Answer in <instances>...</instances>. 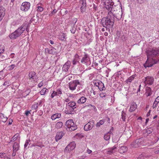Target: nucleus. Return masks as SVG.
Here are the masks:
<instances>
[{
    "instance_id": "nucleus-20",
    "label": "nucleus",
    "mask_w": 159,
    "mask_h": 159,
    "mask_svg": "<svg viewBox=\"0 0 159 159\" xmlns=\"http://www.w3.org/2000/svg\"><path fill=\"white\" fill-rule=\"evenodd\" d=\"M27 25L26 24H23L20 27L17 29H19V31L21 34L26 30L27 31Z\"/></svg>"
},
{
    "instance_id": "nucleus-37",
    "label": "nucleus",
    "mask_w": 159,
    "mask_h": 159,
    "mask_svg": "<svg viewBox=\"0 0 159 159\" xmlns=\"http://www.w3.org/2000/svg\"><path fill=\"white\" fill-rule=\"evenodd\" d=\"M104 120H101L99 122L97 123L96 124V126L97 127H100L101 125H102L104 123Z\"/></svg>"
},
{
    "instance_id": "nucleus-15",
    "label": "nucleus",
    "mask_w": 159,
    "mask_h": 159,
    "mask_svg": "<svg viewBox=\"0 0 159 159\" xmlns=\"http://www.w3.org/2000/svg\"><path fill=\"white\" fill-rule=\"evenodd\" d=\"M71 64V62L70 61H67L63 65L62 67L63 70L65 72H67Z\"/></svg>"
},
{
    "instance_id": "nucleus-47",
    "label": "nucleus",
    "mask_w": 159,
    "mask_h": 159,
    "mask_svg": "<svg viewBox=\"0 0 159 159\" xmlns=\"http://www.w3.org/2000/svg\"><path fill=\"white\" fill-rule=\"evenodd\" d=\"M86 5H81L80 8L81 11L83 12H84L86 8Z\"/></svg>"
},
{
    "instance_id": "nucleus-24",
    "label": "nucleus",
    "mask_w": 159,
    "mask_h": 159,
    "mask_svg": "<svg viewBox=\"0 0 159 159\" xmlns=\"http://www.w3.org/2000/svg\"><path fill=\"white\" fill-rule=\"evenodd\" d=\"M87 100V98L84 96H82L77 101L78 104H83Z\"/></svg>"
},
{
    "instance_id": "nucleus-21",
    "label": "nucleus",
    "mask_w": 159,
    "mask_h": 159,
    "mask_svg": "<svg viewBox=\"0 0 159 159\" xmlns=\"http://www.w3.org/2000/svg\"><path fill=\"white\" fill-rule=\"evenodd\" d=\"M152 92L151 89L150 87L147 86L146 87L145 94H146L147 97L150 96L152 94Z\"/></svg>"
},
{
    "instance_id": "nucleus-11",
    "label": "nucleus",
    "mask_w": 159,
    "mask_h": 159,
    "mask_svg": "<svg viewBox=\"0 0 159 159\" xmlns=\"http://www.w3.org/2000/svg\"><path fill=\"white\" fill-rule=\"evenodd\" d=\"M145 79L144 82L146 85H152L153 83L154 79L152 77L147 76L145 78Z\"/></svg>"
},
{
    "instance_id": "nucleus-6",
    "label": "nucleus",
    "mask_w": 159,
    "mask_h": 159,
    "mask_svg": "<svg viewBox=\"0 0 159 159\" xmlns=\"http://www.w3.org/2000/svg\"><path fill=\"white\" fill-rule=\"evenodd\" d=\"M141 145H144L143 139L140 138L133 141L131 143V146L133 147L137 148Z\"/></svg>"
},
{
    "instance_id": "nucleus-39",
    "label": "nucleus",
    "mask_w": 159,
    "mask_h": 159,
    "mask_svg": "<svg viewBox=\"0 0 159 159\" xmlns=\"http://www.w3.org/2000/svg\"><path fill=\"white\" fill-rule=\"evenodd\" d=\"M35 145L37 146L40 147L41 148H42L44 146L42 143L39 141H37L35 143Z\"/></svg>"
},
{
    "instance_id": "nucleus-55",
    "label": "nucleus",
    "mask_w": 159,
    "mask_h": 159,
    "mask_svg": "<svg viewBox=\"0 0 159 159\" xmlns=\"http://www.w3.org/2000/svg\"><path fill=\"white\" fill-rule=\"evenodd\" d=\"M114 152L111 149H110V150L107 151V154L109 155H111Z\"/></svg>"
},
{
    "instance_id": "nucleus-51",
    "label": "nucleus",
    "mask_w": 159,
    "mask_h": 159,
    "mask_svg": "<svg viewBox=\"0 0 159 159\" xmlns=\"http://www.w3.org/2000/svg\"><path fill=\"white\" fill-rule=\"evenodd\" d=\"M76 30V29L74 27H72L71 29L70 30V31L71 33L72 34H74Z\"/></svg>"
},
{
    "instance_id": "nucleus-32",
    "label": "nucleus",
    "mask_w": 159,
    "mask_h": 159,
    "mask_svg": "<svg viewBox=\"0 0 159 159\" xmlns=\"http://www.w3.org/2000/svg\"><path fill=\"white\" fill-rule=\"evenodd\" d=\"M56 49L55 48L53 47H51L50 49V54H56Z\"/></svg>"
},
{
    "instance_id": "nucleus-10",
    "label": "nucleus",
    "mask_w": 159,
    "mask_h": 159,
    "mask_svg": "<svg viewBox=\"0 0 159 159\" xmlns=\"http://www.w3.org/2000/svg\"><path fill=\"white\" fill-rule=\"evenodd\" d=\"M75 146L76 144L75 142H72L66 147L65 149V152H70L75 148Z\"/></svg>"
},
{
    "instance_id": "nucleus-7",
    "label": "nucleus",
    "mask_w": 159,
    "mask_h": 159,
    "mask_svg": "<svg viewBox=\"0 0 159 159\" xmlns=\"http://www.w3.org/2000/svg\"><path fill=\"white\" fill-rule=\"evenodd\" d=\"M93 83L94 85L98 87L100 91L105 90L106 88L105 87L104 84L99 80H96L93 81Z\"/></svg>"
},
{
    "instance_id": "nucleus-46",
    "label": "nucleus",
    "mask_w": 159,
    "mask_h": 159,
    "mask_svg": "<svg viewBox=\"0 0 159 159\" xmlns=\"http://www.w3.org/2000/svg\"><path fill=\"white\" fill-rule=\"evenodd\" d=\"M91 94H92V96H94V97H96L95 95L96 94V92L94 91L92 88L90 90Z\"/></svg>"
},
{
    "instance_id": "nucleus-57",
    "label": "nucleus",
    "mask_w": 159,
    "mask_h": 159,
    "mask_svg": "<svg viewBox=\"0 0 159 159\" xmlns=\"http://www.w3.org/2000/svg\"><path fill=\"white\" fill-rule=\"evenodd\" d=\"M6 156L5 154L3 153H0V157L1 158H4Z\"/></svg>"
},
{
    "instance_id": "nucleus-64",
    "label": "nucleus",
    "mask_w": 159,
    "mask_h": 159,
    "mask_svg": "<svg viewBox=\"0 0 159 159\" xmlns=\"http://www.w3.org/2000/svg\"><path fill=\"white\" fill-rule=\"evenodd\" d=\"M75 136L76 137H78L81 138V136H82L81 135V134H80L79 133H78V134H75Z\"/></svg>"
},
{
    "instance_id": "nucleus-34",
    "label": "nucleus",
    "mask_w": 159,
    "mask_h": 159,
    "mask_svg": "<svg viewBox=\"0 0 159 159\" xmlns=\"http://www.w3.org/2000/svg\"><path fill=\"white\" fill-rule=\"evenodd\" d=\"M135 76L134 75H133L129 78L126 80L127 83H131L132 81L134 79Z\"/></svg>"
},
{
    "instance_id": "nucleus-5",
    "label": "nucleus",
    "mask_w": 159,
    "mask_h": 159,
    "mask_svg": "<svg viewBox=\"0 0 159 159\" xmlns=\"http://www.w3.org/2000/svg\"><path fill=\"white\" fill-rule=\"evenodd\" d=\"M66 125L70 131H74L77 129V126L75 124L72 119L67 120L66 123Z\"/></svg>"
},
{
    "instance_id": "nucleus-42",
    "label": "nucleus",
    "mask_w": 159,
    "mask_h": 159,
    "mask_svg": "<svg viewBox=\"0 0 159 159\" xmlns=\"http://www.w3.org/2000/svg\"><path fill=\"white\" fill-rule=\"evenodd\" d=\"M47 90H48V89H46L45 88H43L40 92V93L41 95H44L46 91Z\"/></svg>"
},
{
    "instance_id": "nucleus-41",
    "label": "nucleus",
    "mask_w": 159,
    "mask_h": 159,
    "mask_svg": "<svg viewBox=\"0 0 159 159\" xmlns=\"http://www.w3.org/2000/svg\"><path fill=\"white\" fill-rule=\"evenodd\" d=\"M153 129L150 127L147 129L146 130V132L148 134H151L152 132H153Z\"/></svg>"
},
{
    "instance_id": "nucleus-14",
    "label": "nucleus",
    "mask_w": 159,
    "mask_h": 159,
    "mask_svg": "<svg viewBox=\"0 0 159 159\" xmlns=\"http://www.w3.org/2000/svg\"><path fill=\"white\" fill-rule=\"evenodd\" d=\"M28 76L30 79H31L34 81H35L38 78L36 73L34 71L30 72L28 75Z\"/></svg>"
},
{
    "instance_id": "nucleus-40",
    "label": "nucleus",
    "mask_w": 159,
    "mask_h": 159,
    "mask_svg": "<svg viewBox=\"0 0 159 159\" xmlns=\"http://www.w3.org/2000/svg\"><path fill=\"white\" fill-rule=\"evenodd\" d=\"M126 114L124 111H123L121 113V118L123 121H125Z\"/></svg>"
},
{
    "instance_id": "nucleus-30",
    "label": "nucleus",
    "mask_w": 159,
    "mask_h": 159,
    "mask_svg": "<svg viewBox=\"0 0 159 159\" xmlns=\"http://www.w3.org/2000/svg\"><path fill=\"white\" fill-rule=\"evenodd\" d=\"M74 110H71V109H68L67 107L66 108V109L65 110V113L66 114H73V112Z\"/></svg>"
},
{
    "instance_id": "nucleus-25",
    "label": "nucleus",
    "mask_w": 159,
    "mask_h": 159,
    "mask_svg": "<svg viewBox=\"0 0 159 159\" xmlns=\"http://www.w3.org/2000/svg\"><path fill=\"white\" fill-rule=\"evenodd\" d=\"M80 58L79 56L77 54L75 56V58L73 61V64L74 65L76 64L77 62H78L80 61Z\"/></svg>"
},
{
    "instance_id": "nucleus-13",
    "label": "nucleus",
    "mask_w": 159,
    "mask_h": 159,
    "mask_svg": "<svg viewBox=\"0 0 159 159\" xmlns=\"http://www.w3.org/2000/svg\"><path fill=\"white\" fill-rule=\"evenodd\" d=\"M122 11H118L117 13H114L112 15V16H111V18L113 17L115 20V17L118 20H120L122 16Z\"/></svg>"
},
{
    "instance_id": "nucleus-1",
    "label": "nucleus",
    "mask_w": 159,
    "mask_h": 159,
    "mask_svg": "<svg viewBox=\"0 0 159 159\" xmlns=\"http://www.w3.org/2000/svg\"><path fill=\"white\" fill-rule=\"evenodd\" d=\"M115 20L113 17L110 16L108 15L107 17H103L100 23L102 26L106 29H109L112 28L114 24Z\"/></svg>"
},
{
    "instance_id": "nucleus-33",
    "label": "nucleus",
    "mask_w": 159,
    "mask_h": 159,
    "mask_svg": "<svg viewBox=\"0 0 159 159\" xmlns=\"http://www.w3.org/2000/svg\"><path fill=\"white\" fill-rule=\"evenodd\" d=\"M63 123L62 122H58L56 125V127L57 129L61 128L63 126Z\"/></svg>"
},
{
    "instance_id": "nucleus-62",
    "label": "nucleus",
    "mask_w": 159,
    "mask_h": 159,
    "mask_svg": "<svg viewBox=\"0 0 159 159\" xmlns=\"http://www.w3.org/2000/svg\"><path fill=\"white\" fill-rule=\"evenodd\" d=\"M77 21V19L76 18H74L73 19L72 22H73V23H74V24H75L76 23V22Z\"/></svg>"
},
{
    "instance_id": "nucleus-16",
    "label": "nucleus",
    "mask_w": 159,
    "mask_h": 159,
    "mask_svg": "<svg viewBox=\"0 0 159 159\" xmlns=\"http://www.w3.org/2000/svg\"><path fill=\"white\" fill-rule=\"evenodd\" d=\"M90 60V58L89 55L87 54H85V55L82 57L81 62L82 63H87Z\"/></svg>"
},
{
    "instance_id": "nucleus-44",
    "label": "nucleus",
    "mask_w": 159,
    "mask_h": 159,
    "mask_svg": "<svg viewBox=\"0 0 159 159\" xmlns=\"http://www.w3.org/2000/svg\"><path fill=\"white\" fill-rule=\"evenodd\" d=\"M80 4L81 5H86V0H80Z\"/></svg>"
},
{
    "instance_id": "nucleus-52",
    "label": "nucleus",
    "mask_w": 159,
    "mask_h": 159,
    "mask_svg": "<svg viewBox=\"0 0 159 159\" xmlns=\"http://www.w3.org/2000/svg\"><path fill=\"white\" fill-rule=\"evenodd\" d=\"M50 49L48 48H46L45 49V52L46 53H48L50 54Z\"/></svg>"
},
{
    "instance_id": "nucleus-8",
    "label": "nucleus",
    "mask_w": 159,
    "mask_h": 159,
    "mask_svg": "<svg viewBox=\"0 0 159 159\" xmlns=\"http://www.w3.org/2000/svg\"><path fill=\"white\" fill-rule=\"evenodd\" d=\"M69 87L70 90H74L78 84H80L79 80H75L70 82L69 84Z\"/></svg>"
},
{
    "instance_id": "nucleus-3",
    "label": "nucleus",
    "mask_w": 159,
    "mask_h": 159,
    "mask_svg": "<svg viewBox=\"0 0 159 159\" xmlns=\"http://www.w3.org/2000/svg\"><path fill=\"white\" fill-rule=\"evenodd\" d=\"M104 2L105 7L109 11H111L112 8H114L113 5H114L115 2L116 1L117 2H120L119 0H105Z\"/></svg>"
},
{
    "instance_id": "nucleus-43",
    "label": "nucleus",
    "mask_w": 159,
    "mask_h": 159,
    "mask_svg": "<svg viewBox=\"0 0 159 159\" xmlns=\"http://www.w3.org/2000/svg\"><path fill=\"white\" fill-rule=\"evenodd\" d=\"M147 157L143 154H141L139 156L138 159H147Z\"/></svg>"
},
{
    "instance_id": "nucleus-60",
    "label": "nucleus",
    "mask_w": 159,
    "mask_h": 159,
    "mask_svg": "<svg viewBox=\"0 0 159 159\" xmlns=\"http://www.w3.org/2000/svg\"><path fill=\"white\" fill-rule=\"evenodd\" d=\"M120 39L123 41L125 40V37L123 35L121 36V37H120Z\"/></svg>"
},
{
    "instance_id": "nucleus-26",
    "label": "nucleus",
    "mask_w": 159,
    "mask_h": 159,
    "mask_svg": "<svg viewBox=\"0 0 159 159\" xmlns=\"http://www.w3.org/2000/svg\"><path fill=\"white\" fill-rule=\"evenodd\" d=\"M61 113H57L53 114L51 116V119L52 120H54L57 118H59L61 117Z\"/></svg>"
},
{
    "instance_id": "nucleus-28",
    "label": "nucleus",
    "mask_w": 159,
    "mask_h": 159,
    "mask_svg": "<svg viewBox=\"0 0 159 159\" xmlns=\"http://www.w3.org/2000/svg\"><path fill=\"white\" fill-rule=\"evenodd\" d=\"M19 145L18 143H14L13 145V149L14 151L16 152L19 149Z\"/></svg>"
},
{
    "instance_id": "nucleus-17",
    "label": "nucleus",
    "mask_w": 159,
    "mask_h": 159,
    "mask_svg": "<svg viewBox=\"0 0 159 159\" xmlns=\"http://www.w3.org/2000/svg\"><path fill=\"white\" fill-rule=\"evenodd\" d=\"M6 9L2 6L0 7V21L2 19L5 15Z\"/></svg>"
},
{
    "instance_id": "nucleus-58",
    "label": "nucleus",
    "mask_w": 159,
    "mask_h": 159,
    "mask_svg": "<svg viewBox=\"0 0 159 159\" xmlns=\"http://www.w3.org/2000/svg\"><path fill=\"white\" fill-rule=\"evenodd\" d=\"M85 107H93V108H96L95 107L94 105H93L91 104H89L87 105H86Z\"/></svg>"
},
{
    "instance_id": "nucleus-29",
    "label": "nucleus",
    "mask_w": 159,
    "mask_h": 159,
    "mask_svg": "<svg viewBox=\"0 0 159 159\" xmlns=\"http://www.w3.org/2000/svg\"><path fill=\"white\" fill-rule=\"evenodd\" d=\"M0 118L2 119V121L4 122H6L7 119V117L5 116L4 114L2 113H0Z\"/></svg>"
},
{
    "instance_id": "nucleus-36",
    "label": "nucleus",
    "mask_w": 159,
    "mask_h": 159,
    "mask_svg": "<svg viewBox=\"0 0 159 159\" xmlns=\"http://www.w3.org/2000/svg\"><path fill=\"white\" fill-rule=\"evenodd\" d=\"M153 64L151 63H149L148 61H147L145 64H144V66L145 68H147V67H151L152 66Z\"/></svg>"
},
{
    "instance_id": "nucleus-12",
    "label": "nucleus",
    "mask_w": 159,
    "mask_h": 159,
    "mask_svg": "<svg viewBox=\"0 0 159 159\" xmlns=\"http://www.w3.org/2000/svg\"><path fill=\"white\" fill-rule=\"evenodd\" d=\"M20 33L19 31V29H17L10 34L9 35V37L11 39H16L21 34Z\"/></svg>"
},
{
    "instance_id": "nucleus-48",
    "label": "nucleus",
    "mask_w": 159,
    "mask_h": 159,
    "mask_svg": "<svg viewBox=\"0 0 159 159\" xmlns=\"http://www.w3.org/2000/svg\"><path fill=\"white\" fill-rule=\"evenodd\" d=\"M38 107V103H36L33 105L32 106V109H37Z\"/></svg>"
},
{
    "instance_id": "nucleus-53",
    "label": "nucleus",
    "mask_w": 159,
    "mask_h": 159,
    "mask_svg": "<svg viewBox=\"0 0 159 159\" xmlns=\"http://www.w3.org/2000/svg\"><path fill=\"white\" fill-rule=\"evenodd\" d=\"M30 142V140H27L25 142V143L24 145L25 148L28 146L29 143Z\"/></svg>"
},
{
    "instance_id": "nucleus-4",
    "label": "nucleus",
    "mask_w": 159,
    "mask_h": 159,
    "mask_svg": "<svg viewBox=\"0 0 159 159\" xmlns=\"http://www.w3.org/2000/svg\"><path fill=\"white\" fill-rule=\"evenodd\" d=\"M122 11L121 4L120 2H119L118 4L114 5V8L111 11H109L108 15L110 16H112V15L114 13H117L118 11Z\"/></svg>"
},
{
    "instance_id": "nucleus-63",
    "label": "nucleus",
    "mask_w": 159,
    "mask_h": 159,
    "mask_svg": "<svg viewBox=\"0 0 159 159\" xmlns=\"http://www.w3.org/2000/svg\"><path fill=\"white\" fill-rule=\"evenodd\" d=\"M55 96L54 91H53V92L52 93L51 97L52 98H53Z\"/></svg>"
},
{
    "instance_id": "nucleus-50",
    "label": "nucleus",
    "mask_w": 159,
    "mask_h": 159,
    "mask_svg": "<svg viewBox=\"0 0 159 159\" xmlns=\"http://www.w3.org/2000/svg\"><path fill=\"white\" fill-rule=\"evenodd\" d=\"M106 95L107 94L105 93H101L99 94V96L102 98L105 97Z\"/></svg>"
},
{
    "instance_id": "nucleus-19",
    "label": "nucleus",
    "mask_w": 159,
    "mask_h": 159,
    "mask_svg": "<svg viewBox=\"0 0 159 159\" xmlns=\"http://www.w3.org/2000/svg\"><path fill=\"white\" fill-rule=\"evenodd\" d=\"M93 124H91V123L89 122L86 124L84 126V129L85 130L88 131L92 129L93 127Z\"/></svg>"
},
{
    "instance_id": "nucleus-49",
    "label": "nucleus",
    "mask_w": 159,
    "mask_h": 159,
    "mask_svg": "<svg viewBox=\"0 0 159 159\" xmlns=\"http://www.w3.org/2000/svg\"><path fill=\"white\" fill-rule=\"evenodd\" d=\"M18 135H17L16 134H15L12 138L11 140V142H14L17 139Z\"/></svg>"
},
{
    "instance_id": "nucleus-2",
    "label": "nucleus",
    "mask_w": 159,
    "mask_h": 159,
    "mask_svg": "<svg viewBox=\"0 0 159 159\" xmlns=\"http://www.w3.org/2000/svg\"><path fill=\"white\" fill-rule=\"evenodd\" d=\"M148 59L151 58L159 62V50L152 49L147 52Z\"/></svg>"
},
{
    "instance_id": "nucleus-54",
    "label": "nucleus",
    "mask_w": 159,
    "mask_h": 159,
    "mask_svg": "<svg viewBox=\"0 0 159 159\" xmlns=\"http://www.w3.org/2000/svg\"><path fill=\"white\" fill-rule=\"evenodd\" d=\"M57 92L58 96H60V95L62 94V92L61 89H58L56 90Z\"/></svg>"
},
{
    "instance_id": "nucleus-35",
    "label": "nucleus",
    "mask_w": 159,
    "mask_h": 159,
    "mask_svg": "<svg viewBox=\"0 0 159 159\" xmlns=\"http://www.w3.org/2000/svg\"><path fill=\"white\" fill-rule=\"evenodd\" d=\"M66 35L64 33H63L61 35L59 36V40L63 41L66 39Z\"/></svg>"
},
{
    "instance_id": "nucleus-45",
    "label": "nucleus",
    "mask_w": 159,
    "mask_h": 159,
    "mask_svg": "<svg viewBox=\"0 0 159 159\" xmlns=\"http://www.w3.org/2000/svg\"><path fill=\"white\" fill-rule=\"evenodd\" d=\"M16 66L15 64H12L8 67V70H13Z\"/></svg>"
},
{
    "instance_id": "nucleus-23",
    "label": "nucleus",
    "mask_w": 159,
    "mask_h": 159,
    "mask_svg": "<svg viewBox=\"0 0 159 159\" xmlns=\"http://www.w3.org/2000/svg\"><path fill=\"white\" fill-rule=\"evenodd\" d=\"M120 147V148L119 151L120 153H123L127 151L128 148L124 146Z\"/></svg>"
},
{
    "instance_id": "nucleus-56",
    "label": "nucleus",
    "mask_w": 159,
    "mask_h": 159,
    "mask_svg": "<svg viewBox=\"0 0 159 159\" xmlns=\"http://www.w3.org/2000/svg\"><path fill=\"white\" fill-rule=\"evenodd\" d=\"M43 7L40 6L38 7V11L41 12L43 11Z\"/></svg>"
},
{
    "instance_id": "nucleus-9",
    "label": "nucleus",
    "mask_w": 159,
    "mask_h": 159,
    "mask_svg": "<svg viewBox=\"0 0 159 159\" xmlns=\"http://www.w3.org/2000/svg\"><path fill=\"white\" fill-rule=\"evenodd\" d=\"M30 3L28 2H23L20 6V9L24 11H27L30 8Z\"/></svg>"
},
{
    "instance_id": "nucleus-18",
    "label": "nucleus",
    "mask_w": 159,
    "mask_h": 159,
    "mask_svg": "<svg viewBox=\"0 0 159 159\" xmlns=\"http://www.w3.org/2000/svg\"><path fill=\"white\" fill-rule=\"evenodd\" d=\"M68 109L70 108L71 110H74V109L76 107V103L74 102H70L68 103L67 107Z\"/></svg>"
},
{
    "instance_id": "nucleus-61",
    "label": "nucleus",
    "mask_w": 159,
    "mask_h": 159,
    "mask_svg": "<svg viewBox=\"0 0 159 159\" xmlns=\"http://www.w3.org/2000/svg\"><path fill=\"white\" fill-rule=\"evenodd\" d=\"M43 85V83L42 82H41L38 84V86L40 88Z\"/></svg>"
},
{
    "instance_id": "nucleus-22",
    "label": "nucleus",
    "mask_w": 159,
    "mask_h": 159,
    "mask_svg": "<svg viewBox=\"0 0 159 159\" xmlns=\"http://www.w3.org/2000/svg\"><path fill=\"white\" fill-rule=\"evenodd\" d=\"M64 135V133L62 132H57L55 138L56 141H57L61 139Z\"/></svg>"
},
{
    "instance_id": "nucleus-27",
    "label": "nucleus",
    "mask_w": 159,
    "mask_h": 159,
    "mask_svg": "<svg viewBox=\"0 0 159 159\" xmlns=\"http://www.w3.org/2000/svg\"><path fill=\"white\" fill-rule=\"evenodd\" d=\"M137 107V105L135 103H134L130 106L129 111L132 112L135 111Z\"/></svg>"
},
{
    "instance_id": "nucleus-31",
    "label": "nucleus",
    "mask_w": 159,
    "mask_h": 159,
    "mask_svg": "<svg viewBox=\"0 0 159 159\" xmlns=\"http://www.w3.org/2000/svg\"><path fill=\"white\" fill-rule=\"evenodd\" d=\"M38 20V18L37 16L35 17L34 16L30 20V22L31 23L34 22V23H35L37 22Z\"/></svg>"
},
{
    "instance_id": "nucleus-38",
    "label": "nucleus",
    "mask_w": 159,
    "mask_h": 159,
    "mask_svg": "<svg viewBox=\"0 0 159 159\" xmlns=\"http://www.w3.org/2000/svg\"><path fill=\"white\" fill-rule=\"evenodd\" d=\"M110 136L111 135L109 133H107L104 136V139L106 141L109 140L110 139Z\"/></svg>"
},
{
    "instance_id": "nucleus-59",
    "label": "nucleus",
    "mask_w": 159,
    "mask_h": 159,
    "mask_svg": "<svg viewBox=\"0 0 159 159\" xmlns=\"http://www.w3.org/2000/svg\"><path fill=\"white\" fill-rule=\"evenodd\" d=\"M85 156H82L78 157V159H84L86 157Z\"/></svg>"
}]
</instances>
